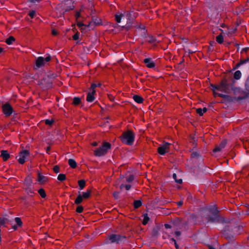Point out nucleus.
<instances>
[{"mask_svg": "<svg viewBox=\"0 0 249 249\" xmlns=\"http://www.w3.org/2000/svg\"><path fill=\"white\" fill-rule=\"evenodd\" d=\"M132 12H126L124 13H118L115 15V20L117 23H120V26L122 27V30L136 29L145 30V25L133 23V18L132 16Z\"/></svg>", "mask_w": 249, "mask_h": 249, "instance_id": "obj_1", "label": "nucleus"}, {"mask_svg": "<svg viewBox=\"0 0 249 249\" xmlns=\"http://www.w3.org/2000/svg\"><path fill=\"white\" fill-rule=\"evenodd\" d=\"M235 83V81L232 78V75L230 73H227L223 76L219 85L210 84L211 89L213 91L216 89L227 93H230V89H232L234 91L239 89L233 87V85Z\"/></svg>", "mask_w": 249, "mask_h": 249, "instance_id": "obj_2", "label": "nucleus"}, {"mask_svg": "<svg viewBox=\"0 0 249 249\" xmlns=\"http://www.w3.org/2000/svg\"><path fill=\"white\" fill-rule=\"evenodd\" d=\"M210 213L213 215V217L211 215H207L206 217L207 222H220L222 223L226 222L225 217L221 216L220 214L219 211L217 209L216 205H214L213 209L210 211Z\"/></svg>", "mask_w": 249, "mask_h": 249, "instance_id": "obj_3", "label": "nucleus"}, {"mask_svg": "<svg viewBox=\"0 0 249 249\" xmlns=\"http://www.w3.org/2000/svg\"><path fill=\"white\" fill-rule=\"evenodd\" d=\"M16 221V217L13 213L11 212H8L5 214L3 215L0 218V225L5 227L6 224L11 225L12 228L16 230V224L14 222Z\"/></svg>", "mask_w": 249, "mask_h": 249, "instance_id": "obj_4", "label": "nucleus"}, {"mask_svg": "<svg viewBox=\"0 0 249 249\" xmlns=\"http://www.w3.org/2000/svg\"><path fill=\"white\" fill-rule=\"evenodd\" d=\"M119 138L122 143L131 145L134 141L135 134L133 131L128 129L123 132Z\"/></svg>", "mask_w": 249, "mask_h": 249, "instance_id": "obj_5", "label": "nucleus"}, {"mask_svg": "<svg viewBox=\"0 0 249 249\" xmlns=\"http://www.w3.org/2000/svg\"><path fill=\"white\" fill-rule=\"evenodd\" d=\"M111 144L107 142H103L101 146L94 150V154L96 156H102L106 154L107 150L111 148Z\"/></svg>", "mask_w": 249, "mask_h": 249, "instance_id": "obj_6", "label": "nucleus"}, {"mask_svg": "<svg viewBox=\"0 0 249 249\" xmlns=\"http://www.w3.org/2000/svg\"><path fill=\"white\" fill-rule=\"evenodd\" d=\"M108 239L111 243H116L119 244L120 242L126 239V237L124 235H121L120 234H111L108 235Z\"/></svg>", "mask_w": 249, "mask_h": 249, "instance_id": "obj_7", "label": "nucleus"}, {"mask_svg": "<svg viewBox=\"0 0 249 249\" xmlns=\"http://www.w3.org/2000/svg\"><path fill=\"white\" fill-rule=\"evenodd\" d=\"M170 145L171 143L163 141L162 145L158 148L157 151L158 153L161 155H164L165 153L169 152Z\"/></svg>", "mask_w": 249, "mask_h": 249, "instance_id": "obj_8", "label": "nucleus"}, {"mask_svg": "<svg viewBox=\"0 0 249 249\" xmlns=\"http://www.w3.org/2000/svg\"><path fill=\"white\" fill-rule=\"evenodd\" d=\"M2 109L4 114L7 117L10 116L13 112V108L8 103L2 105Z\"/></svg>", "mask_w": 249, "mask_h": 249, "instance_id": "obj_9", "label": "nucleus"}, {"mask_svg": "<svg viewBox=\"0 0 249 249\" xmlns=\"http://www.w3.org/2000/svg\"><path fill=\"white\" fill-rule=\"evenodd\" d=\"M19 158L18 159V162L23 164L25 162V158L30 156L29 151L28 150H23L19 153Z\"/></svg>", "mask_w": 249, "mask_h": 249, "instance_id": "obj_10", "label": "nucleus"}, {"mask_svg": "<svg viewBox=\"0 0 249 249\" xmlns=\"http://www.w3.org/2000/svg\"><path fill=\"white\" fill-rule=\"evenodd\" d=\"M81 10L77 12L75 15V17L76 20L77 21V26H79L80 28H81V29H83L82 27L85 26V25L82 23L83 18L82 17L81 15Z\"/></svg>", "mask_w": 249, "mask_h": 249, "instance_id": "obj_11", "label": "nucleus"}, {"mask_svg": "<svg viewBox=\"0 0 249 249\" xmlns=\"http://www.w3.org/2000/svg\"><path fill=\"white\" fill-rule=\"evenodd\" d=\"M37 181L40 183V184H44L46 182L49 181V178L47 177L43 176L40 172L38 171Z\"/></svg>", "mask_w": 249, "mask_h": 249, "instance_id": "obj_12", "label": "nucleus"}, {"mask_svg": "<svg viewBox=\"0 0 249 249\" xmlns=\"http://www.w3.org/2000/svg\"><path fill=\"white\" fill-rule=\"evenodd\" d=\"M245 88L246 90L248 91V93L242 91V93L244 94V95L243 96L238 97L237 98V100H241L248 97V95H249V80L246 81L245 84Z\"/></svg>", "mask_w": 249, "mask_h": 249, "instance_id": "obj_13", "label": "nucleus"}, {"mask_svg": "<svg viewBox=\"0 0 249 249\" xmlns=\"http://www.w3.org/2000/svg\"><path fill=\"white\" fill-rule=\"evenodd\" d=\"M143 62L146 64V66L149 68H153L156 66V64L153 61H151V58L144 59Z\"/></svg>", "mask_w": 249, "mask_h": 249, "instance_id": "obj_14", "label": "nucleus"}, {"mask_svg": "<svg viewBox=\"0 0 249 249\" xmlns=\"http://www.w3.org/2000/svg\"><path fill=\"white\" fill-rule=\"evenodd\" d=\"M95 93L96 90L91 91V92H89L86 98L87 101L88 102H93L95 99L94 94Z\"/></svg>", "mask_w": 249, "mask_h": 249, "instance_id": "obj_15", "label": "nucleus"}, {"mask_svg": "<svg viewBox=\"0 0 249 249\" xmlns=\"http://www.w3.org/2000/svg\"><path fill=\"white\" fill-rule=\"evenodd\" d=\"M36 65L37 68L44 65V58L43 57H38L36 61Z\"/></svg>", "mask_w": 249, "mask_h": 249, "instance_id": "obj_16", "label": "nucleus"}, {"mask_svg": "<svg viewBox=\"0 0 249 249\" xmlns=\"http://www.w3.org/2000/svg\"><path fill=\"white\" fill-rule=\"evenodd\" d=\"M224 32H221L220 34L218 36H216L215 37V40L216 42L220 44H222L224 42Z\"/></svg>", "mask_w": 249, "mask_h": 249, "instance_id": "obj_17", "label": "nucleus"}, {"mask_svg": "<svg viewBox=\"0 0 249 249\" xmlns=\"http://www.w3.org/2000/svg\"><path fill=\"white\" fill-rule=\"evenodd\" d=\"M0 157L2 158L4 161H6L10 158V154L6 150H1Z\"/></svg>", "mask_w": 249, "mask_h": 249, "instance_id": "obj_18", "label": "nucleus"}, {"mask_svg": "<svg viewBox=\"0 0 249 249\" xmlns=\"http://www.w3.org/2000/svg\"><path fill=\"white\" fill-rule=\"evenodd\" d=\"M133 99L136 102L139 104L142 103L144 101L143 98L142 96L138 95H134Z\"/></svg>", "mask_w": 249, "mask_h": 249, "instance_id": "obj_19", "label": "nucleus"}, {"mask_svg": "<svg viewBox=\"0 0 249 249\" xmlns=\"http://www.w3.org/2000/svg\"><path fill=\"white\" fill-rule=\"evenodd\" d=\"M147 38V39L146 41L149 43L155 44L157 42V40L155 36H148ZM159 42V41H158V42Z\"/></svg>", "mask_w": 249, "mask_h": 249, "instance_id": "obj_20", "label": "nucleus"}, {"mask_svg": "<svg viewBox=\"0 0 249 249\" xmlns=\"http://www.w3.org/2000/svg\"><path fill=\"white\" fill-rule=\"evenodd\" d=\"M82 103L81 99L80 97H74L73 99L72 104L74 106H78Z\"/></svg>", "mask_w": 249, "mask_h": 249, "instance_id": "obj_21", "label": "nucleus"}, {"mask_svg": "<svg viewBox=\"0 0 249 249\" xmlns=\"http://www.w3.org/2000/svg\"><path fill=\"white\" fill-rule=\"evenodd\" d=\"M68 163L70 167L72 169H75L77 167V163L73 159H70L68 160Z\"/></svg>", "mask_w": 249, "mask_h": 249, "instance_id": "obj_22", "label": "nucleus"}, {"mask_svg": "<svg viewBox=\"0 0 249 249\" xmlns=\"http://www.w3.org/2000/svg\"><path fill=\"white\" fill-rule=\"evenodd\" d=\"M142 205L141 200H135L133 202V206L134 209H137Z\"/></svg>", "mask_w": 249, "mask_h": 249, "instance_id": "obj_23", "label": "nucleus"}, {"mask_svg": "<svg viewBox=\"0 0 249 249\" xmlns=\"http://www.w3.org/2000/svg\"><path fill=\"white\" fill-rule=\"evenodd\" d=\"M91 190L90 189L87 190L86 192L83 193L82 195L84 199H88L91 196Z\"/></svg>", "mask_w": 249, "mask_h": 249, "instance_id": "obj_24", "label": "nucleus"}, {"mask_svg": "<svg viewBox=\"0 0 249 249\" xmlns=\"http://www.w3.org/2000/svg\"><path fill=\"white\" fill-rule=\"evenodd\" d=\"M182 219L179 217H176L173 221V224L174 226H178L181 223Z\"/></svg>", "mask_w": 249, "mask_h": 249, "instance_id": "obj_25", "label": "nucleus"}, {"mask_svg": "<svg viewBox=\"0 0 249 249\" xmlns=\"http://www.w3.org/2000/svg\"><path fill=\"white\" fill-rule=\"evenodd\" d=\"M241 72L240 71H236L234 74H233V77H232V78L235 81V80H238L241 78Z\"/></svg>", "mask_w": 249, "mask_h": 249, "instance_id": "obj_26", "label": "nucleus"}, {"mask_svg": "<svg viewBox=\"0 0 249 249\" xmlns=\"http://www.w3.org/2000/svg\"><path fill=\"white\" fill-rule=\"evenodd\" d=\"M78 184L80 189L82 190L86 186V181L85 179H81L78 181Z\"/></svg>", "mask_w": 249, "mask_h": 249, "instance_id": "obj_27", "label": "nucleus"}, {"mask_svg": "<svg viewBox=\"0 0 249 249\" xmlns=\"http://www.w3.org/2000/svg\"><path fill=\"white\" fill-rule=\"evenodd\" d=\"M143 219L142 221V224L143 225H146L148 223L150 218L148 217L147 213L143 214Z\"/></svg>", "mask_w": 249, "mask_h": 249, "instance_id": "obj_28", "label": "nucleus"}, {"mask_svg": "<svg viewBox=\"0 0 249 249\" xmlns=\"http://www.w3.org/2000/svg\"><path fill=\"white\" fill-rule=\"evenodd\" d=\"M226 102H231L234 99H236V97H232L229 95H225V97L223 98Z\"/></svg>", "mask_w": 249, "mask_h": 249, "instance_id": "obj_29", "label": "nucleus"}, {"mask_svg": "<svg viewBox=\"0 0 249 249\" xmlns=\"http://www.w3.org/2000/svg\"><path fill=\"white\" fill-rule=\"evenodd\" d=\"M38 193L42 198H44L46 197V192L43 188L39 189L38 190Z\"/></svg>", "mask_w": 249, "mask_h": 249, "instance_id": "obj_30", "label": "nucleus"}, {"mask_svg": "<svg viewBox=\"0 0 249 249\" xmlns=\"http://www.w3.org/2000/svg\"><path fill=\"white\" fill-rule=\"evenodd\" d=\"M83 198L82 195H79L77 196V198L75 199V200L74 201V203H75V204H76L77 205L80 204L83 201Z\"/></svg>", "mask_w": 249, "mask_h": 249, "instance_id": "obj_31", "label": "nucleus"}, {"mask_svg": "<svg viewBox=\"0 0 249 249\" xmlns=\"http://www.w3.org/2000/svg\"><path fill=\"white\" fill-rule=\"evenodd\" d=\"M57 179L60 181H63L66 179V176L65 174H60L58 176Z\"/></svg>", "mask_w": 249, "mask_h": 249, "instance_id": "obj_32", "label": "nucleus"}, {"mask_svg": "<svg viewBox=\"0 0 249 249\" xmlns=\"http://www.w3.org/2000/svg\"><path fill=\"white\" fill-rule=\"evenodd\" d=\"M200 157V155L196 151L193 152L191 154V159H197Z\"/></svg>", "mask_w": 249, "mask_h": 249, "instance_id": "obj_33", "label": "nucleus"}, {"mask_svg": "<svg viewBox=\"0 0 249 249\" xmlns=\"http://www.w3.org/2000/svg\"><path fill=\"white\" fill-rule=\"evenodd\" d=\"M15 41V38L13 36H11L8 38H7L6 39V43L8 45H10L12 44L13 41Z\"/></svg>", "mask_w": 249, "mask_h": 249, "instance_id": "obj_34", "label": "nucleus"}, {"mask_svg": "<svg viewBox=\"0 0 249 249\" xmlns=\"http://www.w3.org/2000/svg\"><path fill=\"white\" fill-rule=\"evenodd\" d=\"M26 190L27 194L31 196H33V195L35 194L34 191L31 188L28 187L26 188Z\"/></svg>", "mask_w": 249, "mask_h": 249, "instance_id": "obj_35", "label": "nucleus"}, {"mask_svg": "<svg viewBox=\"0 0 249 249\" xmlns=\"http://www.w3.org/2000/svg\"><path fill=\"white\" fill-rule=\"evenodd\" d=\"M84 208L82 205H78L76 209V212L77 213H81L83 212Z\"/></svg>", "mask_w": 249, "mask_h": 249, "instance_id": "obj_36", "label": "nucleus"}, {"mask_svg": "<svg viewBox=\"0 0 249 249\" xmlns=\"http://www.w3.org/2000/svg\"><path fill=\"white\" fill-rule=\"evenodd\" d=\"M54 122V121L53 119L51 120L47 119L45 121V124L49 125L50 126H51L53 124Z\"/></svg>", "mask_w": 249, "mask_h": 249, "instance_id": "obj_37", "label": "nucleus"}, {"mask_svg": "<svg viewBox=\"0 0 249 249\" xmlns=\"http://www.w3.org/2000/svg\"><path fill=\"white\" fill-rule=\"evenodd\" d=\"M227 143V140L226 139H224L222 141L221 143L219 144V146L221 148H223L226 146Z\"/></svg>", "mask_w": 249, "mask_h": 249, "instance_id": "obj_38", "label": "nucleus"}, {"mask_svg": "<svg viewBox=\"0 0 249 249\" xmlns=\"http://www.w3.org/2000/svg\"><path fill=\"white\" fill-rule=\"evenodd\" d=\"M225 238L227 239L229 242H233L235 241L234 237L232 235H227L225 236Z\"/></svg>", "mask_w": 249, "mask_h": 249, "instance_id": "obj_39", "label": "nucleus"}, {"mask_svg": "<svg viewBox=\"0 0 249 249\" xmlns=\"http://www.w3.org/2000/svg\"><path fill=\"white\" fill-rule=\"evenodd\" d=\"M134 179V176L133 175H130L129 176L128 178H126V181L128 182H131L133 181Z\"/></svg>", "mask_w": 249, "mask_h": 249, "instance_id": "obj_40", "label": "nucleus"}, {"mask_svg": "<svg viewBox=\"0 0 249 249\" xmlns=\"http://www.w3.org/2000/svg\"><path fill=\"white\" fill-rule=\"evenodd\" d=\"M22 226V222L19 217H17V226L21 227Z\"/></svg>", "mask_w": 249, "mask_h": 249, "instance_id": "obj_41", "label": "nucleus"}, {"mask_svg": "<svg viewBox=\"0 0 249 249\" xmlns=\"http://www.w3.org/2000/svg\"><path fill=\"white\" fill-rule=\"evenodd\" d=\"M72 38L74 40H78L79 38V33L76 32V33L72 36Z\"/></svg>", "mask_w": 249, "mask_h": 249, "instance_id": "obj_42", "label": "nucleus"}, {"mask_svg": "<svg viewBox=\"0 0 249 249\" xmlns=\"http://www.w3.org/2000/svg\"><path fill=\"white\" fill-rule=\"evenodd\" d=\"M222 148L220 147L219 145L216 146L214 148L213 150V152L214 153H216L217 152L220 151L222 150Z\"/></svg>", "mask_w": 249, "mask_h": 249, "instance_id": "obj_43", "label": "nucleus"}, {"mask_svg": "<svg viewBox=\"0 0 249 249\" xmlns=\"http://www.w3.org/2000/svg\"><path fill=\"white\" fill-rule=\"evenodd\" d=\"M222 148L220 147L219 145L216 146L214 148L213 150V152L214 153H216L217 152L220 151L222 150Z\"/></svg>", "mask_w": 249, "mask_h": 249, "instance_id": "obj_44", "label": "nucleus"}, {"mask_svg": "<svg viewBox=\"0 0 249 249\" xmlns=\"http://www.w3.org/2000/svg\"><path fill=\"white\" fill-rule=\"evenodd\" d=\"M53 171L55 173H58L60 171V168L58 165H55L53 167Z\"/></svg>", "mask_w": 249, "mask_h": 249, "instance_id": "obj_45", "label": "nucleus"}, {"mask_svg": "<svg viewBox=\"0 0 249 249\" xmlns=\"http://www.w3.org/2000/svg\"><path fill=\"white\" fill-rule=\"evenodd\" d=\"M196 112L200 116H202L203 115V112H202V109L201 108H197L196 110Z\"/></svg>", "mask_w": 249, "mask_h": 249, "instance_id": "obj_46", "label": "nucleus"}, {"mask_svg": "<svg viewBox=\"0 0 249 249\" xmlns=\"http://www.w3.org/2000/svg\"><path fill=\"white\" fill-rule=\"evenodd\" d=\"M30 17L33 18H34L36 15V12L34 10H32L30 12L29 14Z\"/></svg>", "mask_w": 249, "mask_h": 249, "instance_id": "obj_47", "label": "nucleus"}, {"mask_svg": "<svg viewBox=\"0 0 249 249\" xmlns=\"http://www.w3.org/2000/svg\"><path fill=\"white\" fill-rule=\"evenodd\" d=\"M97 87V85L96 84L92 83L91 84L90 88V89L91 91L95 90V88Z\"/></svg>", "mask_w": 249, "mask_h": 249, "instance_id": "obj_48", "label": "nucleus"}, {"mask_svg": "<svg viewBox=\"0 0 249 249\" xmlns=\"http://www.w3.org/2000/svg\"><path fill=\"white\" fill-rule=\"evenodd\" d=\"M248 61H249V58H247L245 59H241L240 61V62L242 65L243 64L246 63V62H247Z\"/></svg>", "mask_w": 249, "mask_h": 249, "instance_id": "obj_49", "label": "nucleus"}, {"mask_svg": "<svg viewBox=\"0 0 249 249\" xmlns=\"http://www.w3.org/2000/svg\"><path fill=\"white\" fill-rule=\"evenodd\" d=\"M108 98L112 102L114 101L115 97L112 94H108Z\"/></svg>", "mask_w": 249, "mask_h": 249, "instance_id": "obj_50", "label": "nucleus"}, {"mask_svg": "<svg viewBox=\"0 0 249 249\" xmlns=\"http://www.w3.org/2000/svg\"><path fill=\"white\" fill-rule=\"evenodd\" d=\"M233 87H234V88H235L239 89H238V90H237V91H234L233 90H232V89H230V91H231H231H232L233 92V93H234V94H236L237 93V92H240V91H240V89L239 88L234 87V84L233 85Z\"/></svg>", "mask_w": 249, "mask_h": 249, "instance_id": "obj_51", "label": "nucleus"}, {"mask_svg": "<svg viewBox=\"0 0 249 249\" xmlns=\"http://www.w3.org/2000/svg\"><path fill=\"white\" fill-rule=\"evenodd\" d=\"M52 59V57L50 55H49L47 56L45 58H44V61H46V62H49L51 61Z\"/></svg>", "mask_w": 249, "mask_h": 249, "instance_id": "obj_52", "label": "nucleus"}, {"mask_svg": "<svg viewBox=\"0 0 249 249\" xmlns=\"http://www.w3.org/2000/svg\"><path fill=\"white\" fill-rule=\"evenodd\" d=\"M241 65H242V64H241V63H240V62H239V63H237L235 65V67L233 68V70H235V69H237V68H238L239 66H240Z\"/></svg>", "mask_w": 249, "mask_h": 249, "instance_id": "obj_53", "label": "nucleus"}, {"mask_svg": "<svg viewBox=\"0 0 249 249\" xmlns=\"http://www.w3.org/2000/svg\"><path fill=\"white\" fill-rule=\"evenodd\" d=\"M175 234L176 237L178 238L181 235V232L180 231H176L175 232Z\"/></svg>", "mask_w": 249, "mask_h": 249, "instance_id": "obj_54", "label": "nucleus"}, {"mask_svg": "<svg viewBox=\"0 0 249 249\" xmlns=\"http://www.w3.org/2000/svg\"><path fill=\"white\" fill-rule=\"evenodd\" d=\"M249 50V47H246L245 48H243L241 52V53H242L243 52H245L246 53H247V52Z\"/></svg>", "mask_w": 249, "mask_h": 249, "instance_id": "obj_55", "label": "nucleus"}, {"mask_svg": "<svg viewBox=\"0 0 249 249\" xmlns=\"http://www.w3.org/2000/svg\"><path fill=\"white\" fill-rule=\"evenodd\" d=\"M124 187L126 190H129L131 188V186L130 184H126L124 185Z\"/></svg>", "mask_w": 249, "mask_h": 249, "instance_id": "obj_56", "label": "nucleus"}, {"mask_svg": "<svg viewBox=\"0 0 249 249\" xmlns=\"http://www.w3.org/2000/svg\"><path fill=\"white\" fill-rule=\"evenodd\" d=\"M119 193L117 192H115L113 194V196L115 197V198L117 199L118 198V196Z\"/></svg>", "mask_w": 249, "mask_h": 249, "instance_id": "obj_57", "label": "nucleus"}, {"mask_svg": "<svg viewBox=\"0 0 249 249\" xmlns=\"http://www.w3.org/2000/svg\"><path fill=\"white\" fill-rule=\"evenodd\" d=\"M213 47H211V46L208 47V50H207L208 52H212L213 51Z\"/></svg>", "mask_w": 249, "mask_h": 249, "instance_id": "obj_58", "label": "nucleus"}, {"mask_svg": "<svg viewBox=\"0 0 249 249\" xmlns=\"http://www.w3.org/2000/svg\"><path fill=\"white\" fill-rule=\"evenodd\" d=\"M164 227L166 229H170L172 227V226L168 224H165Z\"/></svg>", "mask_w": 249, "mask_h": 249, "instance_id": "obj_59", "label": "nucleus"}, {"mask_svg": "<svg viewBox=\"0 0 249 249\" xmlns=\"http://www.w3.org/2000/svg\"><path fill=\"white\" fill-rule=\"evenodd\" d=\"M59 32H51L52 36H57L59 35Z\"/></svg>", "mask_w": 249, "mask_h": 249, "instance_id": "obj_60", "label": "nucleus"}, {"mask_svg": "<svg viewBox=\"0 0 249 249\" xmlns=\"http://www.w3.org/2000/svg\"><path fill=\"white\" fill-rule=\"evenodd\" d=\"M225 95L226 94H223L219 93H218V96L220 97H221L222 98H224V97H225Z\"/></svg>", "mask_w": 249, "mask_h": 249, "instance_id": "obj_61", "label": "nucleus"}, {"mask_svg": "<svg viewBox=\"0 0 249 249\" xmlns=\"http://www.w3.org/2000/svg\"><path fill=\"white\" fill-rule=\"evenodd\" d=\"M51 150V146H49L47 147L46 148V152L49 154V152Z\"/></svg>", "mask_w": 249, "mask_h": 249, "instance_id": "obj_62", "label": "nucleus"}, {"mask_svg": "<svg viewBox=\"0 0 249 249\" xmlns=\"http://www.w3.org/2000/svg\"><path fill=\"white\" fill-rule=\"evenodd\" d=\"M175 181L176 182L179 183V184H181L182 183V180L181 179H177Z\"/></svg>", "mask_w": 249, "mask_h": 249, "instance_id": "obj_63", "label": "nucleus"}, {"mask_svg": "<svg viewBox=\"0 0 249 249\" xmlns=\"http://www.w3.org/2000/svg\"><path fill=\"white\" fill-rule=\"evenodd\" d=\"M183 205V202L182 201H180L178 202V205L179 207Z\"/></svg>", "mask_w": 249, "mask_h": 249, "instance_id": "obj_64", "label": "nucleus"}]
</instances>
